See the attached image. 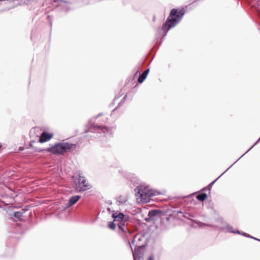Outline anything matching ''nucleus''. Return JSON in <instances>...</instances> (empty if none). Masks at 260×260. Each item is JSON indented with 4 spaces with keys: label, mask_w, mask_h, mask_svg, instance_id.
Listing matches in <instances>:
<instances>
[{
    "label": "nucleus",
    "mask_w": 260,
    "mask_h": 260,
    "mask_svg": "<svg viewBox=\"0 0 260 260\" xmlns=\"http://www.w3.org/2000/svg\"><path fill=\"white\" fill-rule=\"evenodd\" d=\"M260 140V137H259V139L254 143V144L249 149L248 151L252 147H253Z\"/></svg>",
    "instance_id": "5701e85b"
},
{
    "label": "nucleus",
    "mask_w": 260,
    "mask_h": 260,
    "mask_svg": "<svg viewBox=\"0 0 260 260\" xmlns=\"http://www.w3.org/2000/svg\"><path fill=\"white\" fill-rule=\"evenodd\" d=\"M112 217L114 218L115 221H118V222L121 221H128V217L124 215L122 213H113Z\"/></svg>",
    "instance_id": "9b49d317"
},
{
    "label": "nucleus",
    "mask_w": 260,
    "mask_h": 260,
    "mask_svg": "<svg viewBox=\"0 0 260 260\" xmlns=\"http://www.w3.org/2000/svg\"><path fill=\"white\" fill-rule=\"evenodd\" d=\"M53 137L52 133H49L46 132H43L40 135L39 142L40 143H44L49 141Z\"/></svg>",
    "instance_id": "1a4fd4ad"
},
{
    "label": "nucleus",
    "mask_w": 260,
    "mask_h": 260,
    "mask_svg": "<svg viewBox=\"0 0 260 260\" xmlns=\"http://www.w3.org/2000/svg\"><path fill=\"white\" fill-rule=\"evenodd\" d=\"M126 240L127 241V243L129 245V247L133 252L134 260H142L143 257V254L141 251V248H137L135 247L134 251L133 250V248L131 246V243L128 240L127 236H126Z\"/></svg>",
    "instance_id": "0eeeda50"
},
{
    "label": "nucleus",
    "mask_w": 260,
    "mask_h": 260,
    "mask_svg": "<svg viewBox=\"0 0 260 260\" xmlns=\"http://www.w3.org/2000/svg\"><path fill=\"white\" fill-rule=\"evenodd\" d=\"M165 214V212L160 210H152L148 212V216L153 219L156 216H160Z\"/></svg>",
    "instance_id": "f8f14e48"
},
{
    "label": "nucleus",
    "mask_w": 260,
    "mask_h": 260,
    "mask_svg": "<svg viewBox=\"0 0 260 260\" xmlns=\"http://www.w3.org/2000/svg\"><path fill=\"white\" fill-rule=\"evenodd\" d=\"M244 235H245V237H249V236L248 235H247L246 233L244 234Z\"/></svg>",
    "instance_id": "c85d7f7f"
},
{
    "label": "nucleus",
    "mask_w": 260,
    "mask_h": 260,
    "mask_svg": "<svg viewBox=\"0 0 260 260\" xmlns=\"http://www.w3.org/2000/svg\"><path fill=\"white\" fill-rule=\"evenodd\" d=\"M76 148V145L68 142L57 143L51 147L46 149H42L41 148L36 149L35 150L38 152L45 151L51 152L53 154H62L66 152L74 150Z\"/></svg>",
    "instance_id": "f03ea898"
},
{
    "label": "nucleus",
    "mask_w": 260,
    "mask_h": 260,
    "mask_svg": "<svg viewBox=\"0 0 260 260\" xmlns=\"http://www.w3.org/2000/svg\"><path fill=\"white\" fill-rule=\"evenodd\" d=\"M117 201L120 203V204H123L126 202V200L125 198L119 197L117 199Z\"/></svg>",
    "instance_id": "a211bd4d"
},
{
    "label": "nucleus",
    "mask_w": 260,
    "mask_h": 260,
    "mask_svg": "<svg viewBox=\"0 0 260 260\" xmlns=\"http://www.w3.org/2000/svg\"><path fill=\"white\" fill-rule=\"evenodd\" d=\"M207 197V196L205 193H202L197 196V199L200 201H204Z\"/></svg>",
    "instance_id": "2eb2a0df"
},
{
    "label": "nucleus",
    "mask_w": 260,
    "mask_h": 260,
    "mask_svg": "<svg viewBox=\"0 0 260 260\" xmlns=\"http://www.w3.org/2000/svg\"><path fill=\"white\" fill-rule=\"evenodd\" d=\"M108 227L112 230H114L116 228V224L114 223V222H110L108 224Z\"/></svg>",
    "instance_id": "aec40b11"
},
{
    "label": "nucleus",
    "mask_w": 260,
    "mask_h": 260,
    "mask_svg": "<svg viewBox=\"0 0 260 260\" xmlns=\"http://www.w3.org/2000/svg\"><path fill=\"white\" fill-rule=\"evenodd\" d=\"M101 115V114H98V115L97 116V117H99V116L100 115Z\"/></svg>",
    "instance_id": "c756f323"
},
{
    "label": "nucleus",
    "mask_w": 260,
    "mask_h": 260,
    "mask_svg": "<svg viewBox=\"0 0 260 260\" xmlns=\"http://www.w3.org/2000/svg\"><path fill=\"white\" fill-rule=\"evenodd\" d=\"M148 260H154V257L153 255H151L148 257Z\"/></svg>",
    "instance_id": "4be33fe9"
},
{
    "label": "nucleus",
    "mask_w": 260,
    "mask_h": 260,
    "mask_svg": "<svg viewBox=\"0 0 260 260\" xmlns=\"http://www.w3.org/2000/svg\"><path fill=\"white\" fill-rule=\"evenodd\" d=\"M128 221H121L118 222V226L120 230H121L123 233L126 234L128 233L129 235L131 234V232L129 230L127 227V223Z\"/></svg>",
    "instance_id": "9d476101"
},
{
    "label": "nucleus",
    "mask_w": 260,
    "mask_h": 260,
    "mask_svg": "<svg viewBox=\"0 0 260 260\" xmlns=\"http://www.w3.org/2000/svg\"><path fill=\"white\" fill-rule=\"evenodd\" d=\"M222 230L227 233H231L234 234H238L244 236V232L239 231L238 230L235 229L232 226L229 224L226 223L223 227Z\"/></svg>",
    "instance_id": "6e6552de"
},
{
    "label": "nucleus",
    "mask_w": 260,
    "mask_h": 260,
    "mask_svg": "<svg viewBox=\"0 0 260 260\" xmlns=\"http://www.w3.org/2000/svg\"><path fill=\"white\" fill-rule=\"evenodd\" d=\"M89 124L90 126L89 130L91 132L96 133H101L102 132L106 135L111 132V128H109L106 126L99 125L98 124H94L92 123L91 120L89 121Z\"/></svg>",
    "instance_id": "39448f33"
},
{
    "label": "nucleus",
    "mask_w": 260,
    "mask_h": 260,
    "mask_svg": "<svg viewBox=\"0 0 260 260\" xmlns=\"http://www.w3.org/2000/svg\"><path fill=\"white\" fill-rule=\"evenodd\" d=\"M140 72L139 71H138L136 73L135 75H137V74H140Z\"/></svg>",
    "instance_id": "a878e982"
},
{
    "label": "nucleus",
    "mask_w": 260,
    "mask_h": 260,
    "mask_svg": "<svg viewBox=\"0 0 260 260\" xmlns=\"http://www.w3.org/2000/svg\"><path fill=\"white\" fill-rule=\"evenodd\" d=\"M185 14V10L182 9L178 11L177 9H173L171 10L170 16L164 24L162 29L165 31L166 36L168 31L176 26L182 19Z\"/></svg>",
    "instance_id": "f257e3e1"
},
{
    "label": "nucleus",
    "mask_w": 260,
    "mask_h": 260,
    "mask_svg": "<svg viewBox=\"0 0 260 260\" xmlns=\"http://www.w3.org/2000/svg\"><path fill=\"white\" fill-rule=\"evenodd\" d=\"M54 2L56 3V2H58V1H60V2H62L63 1L62 0H53Z\"/></svg>",
    "instance_id": "393cba45"
},
{
    "label": "nucleus",
    "mask_w": 260,
    "mask_h": 260,
    "mask_svg": "<svg viewBox=\"0 0 260 260\" xmlns=\"http://www.w3.org/2000/svg\"><path fill=\"white\" fill-rule=\"evenodd\" d=\"M125 98H126V95H125V96H124L123 97V99H122V100H123L122 102H124V101L125 100Z\"/></svg>",
    "instance_id": "bb28decb"
},
{
    "label": "nucleus",
    "mask_w": 260,
    "mask_h": 260,
    "mask_svg": "<svg viewBox=\"0 0 260 260\" xmlns=\"http://www.w3.org/2000/svg\"><path fill=\"white\" fill-rule=\"evenodd\" d=\"M132 244L137 248L144 247L146 245L145 237L141 234H137L134 237Z\"/></svg>",
    "instance_id": "423d86ee"
},
{
    "label": "nucleus",
    "mask_w": 260,
    "mask_h": 260,
    "mask_svg": "<svg viewBox=\"0 0 260 260\" xmlns=\"http://www.w3.org/2000/svg\"><path fill=\"white\" fill-rule=\"evenodd\" d=\"M0 1H2V0H0Z\"/></svg>",
    "instance_id": "7c9ffc66"
},
{
    "label": "nucleus",
    "mask_w": 260,
    "mask_h": 260,
    "mask_svg": "<svg viewBox=\"0 0 260 260\" xmlns=\"http://www.w3.org/2000/svg\"><path fill=\"white\" fill-rule=\"evenodd\" d=\"M197 223L200 226H204V225H207V226H208L211 227V228H215V226H214V225H212V224H205L204 223H203V222H197Z\"/></svg>",
    "instance_id": "6ab92c4d"
},
{
    "label": "nucleus",
    "mask_w": 260,
    "mask_h": 260,
    "mask_svg": "<svg viewBox=\"0 0 260 260\" xmlns=\"http://www.w3.org/2000/svg\"><path fill=\"white\" fill-rule=\"evenodd\" d=\"M23 213L21 212H15L14 213V216L19 220H21V217H23Z\"/></svg>",
    "instance_id": "f3484780"
},
{
    "label": "nucleus",
    "mask_w": 260,
    "mask_h": 260,
    "mask_svg": "<svg viewBox=\"0 0 260 260\" xmlns=\"http://www.w3.org/2000/svg\"><path fill=\"white\" fill-rule=\"evenodd\" d=\"M75 187L77 192H81L90 189L91 186L86 178L79 174L78 182L76 184Z\"/></svg>",
    "instance_id": "20e7f679"
},
{
    "label": "nucleus",
    "mask_w": 260,
    "mask_h": 260,
    "mask_svg": "<svg viewBox=\"0 0 260 260\" xmlns=\"http://www.w3.org/2000/svg\"><path fill=\"white\" fill-rule=\"evenodd\" d=\"M29 146L30 147H32V142H31L29 144Z\"/></svg>",
    "instance_id": "cd10ccee"
},
{
    "label": "nucleus",
    "mask_w": 260,
    "mask_h": 260,
    "mask_svg": "<svg viewBox=\"0 0 260 260\" xmlns=\"http://www.w3.org/2000/svg\"><path fill=\"white\" fill-rule=\"evenodd\" d=\"M224 174V173H223L219 177H218L216 179H215L214 181H213V182H212L210 184H209V186L210 187H211L213 184L215 183V182L223 174Z\"/></svg>",
    "instance_id": "412c9836"
},
{
    "label": "nucleus",
    "mask_w": 260,
    "mask_h": 260,
    "mask_svg": "<svg viewBox=\"0 0 260 260\" xmlns=\"http://www.w3.org/2000/svg\"><path fill=\"white\" fill-rule=\"evenodd\" d=\"M80 196H75L71 197L67 204L68 207H70L75 204L80 199Z\"/></svg>",
    "instance_id": "ddd939ff"
},
{
    "label": "nucleus",
    "mask_w": 260,
    "mask_h": 260,
    "mask_svg": "<svg viewBox=\"0 0 260 260\" xmlns=\"http://www.w3.org/2000/svg\"><path fill=\"white\" fill-rule=\"evenodd\" d=\"M178 213L181 214L182 215V216L185 218L190 219V217H193V216L191 214L186 213V212H183L182 211H179L178 212Z\"/></svg>",
    "instance_id": "dca6fc26"
},
{
    "label": "nucleus",
    "mask_w": 260,
    "mask_h": 260,
    "mask_svg": "<svg viewBox=\"0 0 260 260\" xmlns=\"http://www.w3.org/2000/svg\"><path fill=\"white\" fill-rule=\"evenodd\" d=\"M149 72V69H147L145 70L141 75H140V77L138 78V81L140 83H142L146 78V77Z\"/></svg>",
    "instance_id": "4468645a"
},
{
    "label": "nucleus",
    "mask_w": 260,
    "mask_h": 260,
    "mask_svg": "<svg viewBox=\"0 0 260 260\" xmlns=\"http://www.w3.org/2000/svg\"><path fill=\"white\" fill-rule=\"evenodd\" d=\"M137 200L139 202H149L151 198L159 194L158 192L150 188L149 186H139L135 189Z\"/></svg>",
    "instance_id": "7ed1b4c3"
},
{
    "label": "nucleus",
    "mask_w": 260,
    "mask_h": 260,
    "mask_svg": "<svg viewBox=\"0 0 260 260\" xmlns=\"http://www.w3.org/2000/svg\"><path fill=\"white\" fill-rule=\"evenodd\" d=\"M235 162H237V161H235V162L233 165H231V166L229 168H228V169H226V170L224 172V173H225L227 170H228L230 168H231Z\"/></svg>",
    "instance_id": "b1692460"
}]
</instances>
